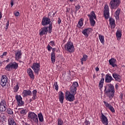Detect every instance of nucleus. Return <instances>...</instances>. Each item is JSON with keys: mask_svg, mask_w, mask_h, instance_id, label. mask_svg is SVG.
<instances>
[{"mask_svg": "<svg viewBox=\"0 0 125 125\" xmlns=\"http://www.w3.org/2000/svg\"><path fill=\"white\" fill-rule=\"evenodd\" d=\"M15 98L17 100L18 106L21 107L24 105V101H22V98L21 95H16Z\"/></svg>", "mask_w": 125, "mask_h": 125, "instance_id": "nucleus-11", "label": "nucleus"}, {"mask_svg": "<svg viewBox=\"0 0 125 125\" xmlns=\"http://www.w3.org/2000/svg\"><path fill=\"white\" fill-rule=\"evenodd\" d=\"M50 19L46 17H44L42 19V26H46L47 25H50Z\"/></svg>", "mask_w": 125, "mask_h": 125, "instance_id": "nucleus-13", "label": "nucleus"}, {"mask_svg": "<svg viewBox=\"0 0 125 125\" xmlns=\"http://www.w3.org/2000/svg\"><path fill=\"white\" fill-rule=\"evenodd\" d=\"M112 77L116 82H118V83H121V82H122V76L119 74H117V73H113Z\"/></svg>", "mask_w": 125, "mask_h": 125, "instance_id": "nucleus-19", "label": "nucleus"}, {"mask_svg": "<svg viewBox=\"0 0 125 125\" xmlns=\"http://www.w3.org/2000/svg\"><path fill=\"white\" fill-rule=\"evenodd\" d=\"M120 98L121 101H123V98H124V95L123 94V93L120 94Z\"/></svg>", "mask_w": 125, "mask_h": 125, "instance_id": "nucleus-51", "label": "nucleus"}, {"mask_svg": "<svg viewBox=\"0 0 125 125\" xmlns=\"http://www.w3.org/2000/svg\"><path fill=\"white\" fill-rule=\"evenodd\" d=\"M48 32V27L44 26L41 28V31H40L39 35L40 36H43V35H46Z\"/></svg>", "mask_w": 125, "mask_h": 125, "instance_id": "nucleus-24", "label": "nucleus"}, {"mask_svg": "<svg viewBox=\"0 0 125 125\" xmlns=\"http://www.w3.org/2000/svg\"><path fill=\"white\" fill-rule=\"evenodd\" d=\"M95 70H96V72H98V71H99V68H98V67H97L95 68Z\"/></svg>", "mask_w": 125, "mask_h": 125, "instance_id": "nucleus-60", "label": "nucleus"}, {"mask_svg": "<svg viewBox=\"0 0 125 125\" xmlns=\"http://www.w3.org/2000/svg\"><path fill=\"white\" fill-rule=\"evenodd\" d=\"M34 100H33V98L32 97V98L29 100V103H31V102L34 101Z\"/></svg>", "mask_w": 125, "mask_h": 125, "instance_id": "nucleus-58", "label": "nucleus"}, {"mask_svg": "<svg viewBox=\"0 0 125 125\" xmlns=\"http://www.w3.org/2000/svg\"><path fill=\"white\" fill-rule=\"evenodd\" d=\"M38 118H39V122H40V123H42V122H43L44 120H43V116H42V113H40L38 114Z\"/></svg>", "mask_w": 125, "mask_h": 125, "instance_id": "nucleus-33", "label": "nucleus"}, {"mask_svg": "<svg viewBox=\"0 0 125 125\" xmlns=\"http://www.w3.org/2000/svg\"><path fill=\"white\" fill-rule=\"evenodd\" d=\"M15 60L19 61L22 58V51L20 50H18L15 52Z\"/></svg>", "mask_w": 125, "mask_h": 125, "instance_id": "nucleus-12", "label": "nucleus"}, {"mask_svg": "<svg viewBox=\"0 0 125 125\" xmlns=\"http://www.w3.org/2000/svg\"><path fill=\"white\" fill-rule=\"evenodd\" d=\"M13 2H14L13 0H11V7H12L13 6V5L14 4L13 3Z\"/></svg>", "mask_w": 125, "mask_h": 125, "instance_id": "nucleus-55", "label": "nucleus"}, {"mask_svg": "<svg viewBox=\"0 0 125 125\" xmlns=\"http://www.w3.org/2000/svg\"><path fill=\"white\" fill-rule=\"evenodd\" d=\"M120 13H121V9L118 8L115 11L114 16L117 20H119L120 19Z\"/></svg>", "mask_w": 125, "mask_h": 125, "instance_id": "nucleus-27", "label": "nucleus"}, {"mask_svg": "<svg viewBox=\"0 0 125 125\" xmlns=\"http://www.w3.org/2000/svg\"><path fill=\"white\" fill-rule=\"evenodd\" d=\"M8 125H17V124H16V122L14 121V119L13 118H10L8 120Z\"/></svg>", "mask_w": 125, "mask_h": 125, "instance_id": "nucleus-31", "label": "nucleus"}, {"mask_svg": "<svg viewBox=\"0 0 125 125\" xmlns=\"http://www.w3.org/2000/svg\"><path fill=\"white\" fill-rule=\"evenodd\" d=\"M104 15L105 19H108L109 16H110V13H109V6L106 4L104 8Z\"/></svg>", "mask_w": 125, "mask_h": 125, "instance_id": "nucleus-10", "label": "nucleus"}, {"mask_svg": "<svg viewBox=\"0 0 125 125\" xmlns=\"http://www.w3.org/2000/svg\"><path fill=\"white\" fill-rule=\"evenodd\" d=\"M104 92L109 98L112 99L115 95V87L113 84L109 83L104 86Z\"/></svg>", "mask_w": 125, "mask_h": 125, "instance_id": "nucleus-1", "label": "nucleus"}, {"mask_svg": "<svg viewBox=\"0 0 125 125\" xmlns=\"http://www.w3.org/2000/svg\"><path fill=\"white\" fill-rule=\"evenodd\" d=\"M91 31H92V29L88 28L83 30L82 31V33L86 37V38H88V36H89V34L91 33Z\"/></svg>", "mask_w": 125, "mask_h": 125, "instance_id": "nucleus-17", "label": "nucleus"}, {"mask_svg": "<svg viewBox=\"0 0 125 125\" xmlns=\"http://www.w3.org/2000/svg\"><path fill=\"white\" fill-rule=\"evenodd\" d=\"M48 28V32L49 34H51V33H52V23H51L49 25Z\"/></svg>", "mask_w": 125, "mask_h": 125, "instance_id": "nucleus-36", "label": "nucleus"}, {"mask_svg": "<svg viewBox=\"0 0 125 125\" xmlns=\"http://www.w3.org/2000/svg\"><path fill=\"white\" fill-rule=\"evenodd\" d=\"M104 104L105 105L106 108H108V109L112 112V113H115V108L113 106H112L108 102L105 101L103 102Z\"/></svg>", "mask_w": 125, "mask_h": 125, "instance_id": "nucleus-22", "label": "nucleus"}, {"mask_svg": "<svg viewBox=\"0 0 125 125\" xmlns=\"http://www.w3.org/2000/svg\"><path fill=\"white\" fill-rule=\"evenodd\" d=\"M27 117L29 120L31 122V123H34L39 125V119L38 118V115L32 111L28 112Z\"/></svg>", "mask_w": 125, "mask_h": 125, "instance_id": "nucleus-2", "label": "nucleus"}, {"mask_svg": "<svg viewBox=\"0 0 125 125\" xmlns=\"http://www.w3.org/2000/svg\"><path fill=\"white\" fill-rule=\"evenodd\" d=\"M112 81H114V78L110 74H106L105 77V82L106 83H110Z\"/></svg>", "mask_w": 125, "mask_h": 125, "instance_id": "nucleus-25", "label": "nucleus"}, {"mask_svg": "<svg viewBox=\"0 0 125 125\" xmlns=\"http://www.w3.org/2000/svg\"><path fill=\"white\" fill-rule=\"evenodd\" d=\"M90 123L89 121H88L87 120H85L84 123L83 124V125H90Z\"/></svg>", "mask_w": 125, "mask_h": 125, "instance_id": "nucleus-46", "label": "nucleus"}, {"mask_svg": "<svg viewBox=\"0 0 125 125\" xmlns=\"http://www.w3.org/2000/svg\"><path fill=\"white\" fill-rule=\"evenodd\" d=\"M23 97H27V96H32V91L30 90H24L22 92Z\"/></svg>", "mask_w": 125, "mask_h": 125, "instance_id": "nucleus-23", "label": "nucleus"}, {"mask_svg": "<svg viewBox=\"0 0 125 125\" xmlns=\"http://www.w3.org/2000/svg\"><path fill=\"white\" fill-rule=\"evenodd\" d=\"M59 101L62 104H63L64 102V93L62 91L60 92V93L59 94Z\"/></svg>", "mask_w": 125, "mask_h": 125, "instance_id": "nucleus-26", "label": "nucleus"}, {"mask_svg": "<svg viewBox=\"0 0 125 125\" xmlns=\"http://www.w3.org/2000/svg\"><path fill=\"white\" fill-rule=\"evenodd\" d=\"M52 52L51 53V61L52 63L54 64V63H55V51H56V48H52Z\"/></svg>", "mask_w": 125, "mask_h": 125, "instance_id": "nucleus-18", "label": "nucleus"}, {"mask_svg": "<svg viewBox=\"0 0 125 125\" xmlns=\"http://www.w3.org/2000/svg\"><path fill=\"white\" fill-rule=\"evenodd\" d=\"M79 87V83L77 82H73L70 87L69 93L73 94L74 95H76V93H77V87Z\"/></svg>", "mask_w": 125, "mask_h": 125, "instance_id": "nucleus-7", "label": "nucleus"}, {"mask_svg": "<svg viewBox=\"0 0 125 125\" xmlns=\"http://www.w3.org/2000/svg\"><path fill=\"white\" fill-rule=\"evenodd\" d=\"M121 4V0H111L109 2V6L111 9H117Z\"/></svg>", "mask_w": 125, "mask_h": 125, "instance_id": "nucleus-6", "label": "nucleus"}, {"mask_svg": "<svg viewBox=\"0 0 125 125\" xmlns=\"http://www.w3.org/2000/svg\"><path fill=\"white\" fill-rule=\"evenodd\" d=\"M2 18V13H1V12H0V20Z\"/></svg>", "mask_w": 125, "mask_h": 125, "instance_id": "nucleus-59", "label": "nucleus"}, {"mask_svg": "<svg viewBox=\"0 0 125 125\" xmlns=\"http://www.w3.org/2000/svg\"><path fill=\"white\" fill-rule=\"evenodd\" d=\"M122 125H125V122H123Z\"/></svg>", "mask_w": 125, "mask_h": 125, "instance_id": "nucleus-64", "label": "nucleus"}, {"mask_svg": "<svg viewBox=\"0 0 125 125\" xmlns=\"http://www.w3.org/2000/svg\"><path fill=\"white\" fill-rule=\"evenodd\" d=\"M53 87L54 88L55 87V89L56 90H57V91L58 90V88H59V87L58 86V84L57 82H55L54 83Z\"/></svg>", "mask_w": 125, "mask_h": 125, "instance_id": "nucleus-40", "label": "nucleus"}, {"mask_svg": "<svg viewBox=\"0 0 125 125\" xmlns=\"http://www.w3.org/2000/svg\"><path fill=\"white\" fill-rule=\"evenodd\" d=\"M31 68L33 70L34 72L38 75L40 70H41V63L38 62H34L31 66Z\"/></svg>", "mask_w": 125, "mask_h": 125, "instance_id": "nucleus-8", "label": "nucleus"}, {"mask_svg": "<svg viewBox=\"0 0 125 125\" xmlns=\"http://www.w3.org/2000/svg\"><path fill=\"white\" fill-rule=\"evenodd\" d=\"M110 25L111 26V27L112 29H114V28H115V27H116V24L115 23H111Z\"/></svg>", "mask_w": 125, "mask_h": 125, "instance_id": "nucleus-49", "label": "nucleus"}, {"mask_svg": "<svg viewBox=\"0 0 125 125\" xmlns=\"http://www.w3.org/2000/svg\"><path fill=\"white\" fill-rule=\"evenodd\" d=\"M103 84H104V78H102L101 80L100 81L99 83V87L100 89H101L102 87H103Z\"/></svg>", "mask_w": 125, "mask_h": 125, "instance_id": "nucleus-32", "label": "nucleus"}, {"mask_svg": "<svg viewBox=\"0 0 125 125\" xmlns=\"http://www.w3.org/2000/svg\"><path fill=\"white\" fill-rule=\"evenodd\" d=\"M83 19L81 18L78 22L77 27H78V28H82V27H83Z\"/></svg>", "mask_w": 125, "mask_h": 125, "instance_id": "nucleus-29", "label": "nucleus"}, {"mask_svg": "<svg viewBox=\"0 0 125 125\" xmlns=\"http://www.w3.org/2000/svg\"><path fill=\"white\" fill-rule=\"evenodd\" d=\"M66 13H68L70 12V8H69V7H66Z\"/></svg>", "mask_w": 125, "mask_h": 125, "instance_id": "nucleus-54", "label": "nucleus"}, {"mask_svg": "<svg viewBox=\"0 0 125 125\" xmlns=\"http://www.w3.org/2000/svg\"><path fill=\"white\" fill-rule=\"evenodd\" d=\"M62 21H61V19L60 18H59L58 19V24H59V25H60V24L61 23Z\"/></svg>", "mask_w": 125, "mask_h": 125, "instance_id": "nucleus-52", "label": "nucleus"}, {"mask_svg": "<svg viewBox=\"0 0 125 125\" xmlns=\"http://www.w3.org/2000/svg\"><path fill=\"white\" fill-rule=\"evenodd\" d=\"M51 46H55V44L54 43V41H50L49 44Z\"/></svg>", "mask_w": 125, "mask_h": 125, "instance_id": "nucleus-45", "label": "nucleus"}, {"mask_svg": "<svg viewBox=\"0 0 125 125\" xmlns=\"http://www.w3.org/2000/svg\"><path fill=\"white\" fill-rule=\"evenodd\" d=\"M100 119L103 125H108V124L109 123V122H108V118H107V117L105 115H104L103 113H102Z\"/></svg>", "mask_w": 125, "mask_h": 125, "instance_id": "nucleus-16", "label": "nucleus"}, {"mask_svg": "<svg viewBox=\"0 0 125 125\" xmlns=\"http://www.w3.org/2000/svg\"><path fill=\"white\" fill-rule=\"evenodd\" d=\"M5 110H6V102L2 100L0 103V112H4Z\"/></svg>", "mask_w": 125, "mask_h": 125, "instance_id": "nucleus-14", "label": "nucleus"}, {"mask_svg": "<svg viewBox=\"0 0 125 125\" xmlns=\"http://www.w3.org/2000/svg\"><path fill=\"white\" fill-rule=\"evenodd\" d=\"M108 62L109 63V65L112 66L113 68H115V67H118V65L116 64V63H117V60L115 59V58H112L108 61Z\"/></svg>", "mask_w": 125, "mask_h": 125, "instance_id": "nucleus-20", "label": "nucleus"}, {"mask_svg": "<svg viewBox=\"0 0 125 125\" xmlns=\"http://www.w3.org/2000/svg\"><path fill=\"white\" fill-rule=\"evenodd\" d=\"M7 113L9 115H12V114H13V111H12V109H11V108H8L7 109Z\"/></svg>", "mask_w": 125, "mask_h": 125, "instance_id": "nucleus-41", "label": "nucleus"}, {"mask_svg": "<svg viewBox=\"0 0 125 125\" xmlns=\"http://www.w3.org/2000/svg\"><path fill=\"white\" fill-rule=\"evenodd\" d=\"M38 93V91L37 90L34 89L32 92V99L33 100H36L37 98H38V95H37Z\"/></svg>", "mask_w": 125, "mask_h": 125, "instance_id": "nucleus-28", "label": "nucleus"}, {"mask_svg": "<svg viewBox=\"0 0 125 125\" xmlns=\"http://www.w3.org/2000/svg\"><path fill=\"white\" fill-rule=\"evenodd\" d=\"M47 49L48 51H51V49H52V47L50 46V44H48L47 46Z\"/></svg>", "mask_w": 125, "mask_h": 125, "instance_id": "nucleus-44", "label": "nucleus"}, {"mask_svg": "<svg viewBox=\"0 0 125 125\" xmlns=\"http://www.w3.org/2000/svg\"><path fill=\"white\" fill-rule=\"evenodd\" d=\"M18 69V63L16 62H10L5 67V70L10 72L12 70H17Z\"/></svg>", "mask_w": 125, "mask_h": 125, "instance_id": "nucleus-3", "label": "nucleus"}, {"mask_svg": "<svg viewBox=\"0 0 125 125\" xmlns=\"http://www.w3.org/2000/svg\"><path fill=\"white\" fill-rule=\"evenodd\" d=\"M6 55H7V52H4L2 54V55L1 56V57H3V56H6Z\"/></svg>", "mask_w": 125, "mask_h": 125, "instance_id": "nucleus-53", "label": "nucleus"}, {"mask_svg": "<svg viewBox=\"0 0 125 125\" xmlns=\"http://www.w3.org/2000/svg\"><path fill=\"white\" fill-rule=\"evenodd\" d=\"M65 96L67 101L72 102L75 100V95L70 93L68 90L66 91Z\"/></svg>", "mask_w": 125, "mask_h": 125, "instance_id": "nucleus-9", "label": "nucleus"}, {"mask_svg": "<svg viewBox=\"0 0 125 125\" xmlns=\"http://www.w3.org/2000/svg\"><path fill=\"white\" fill-rule=\"evenodd\" d=\"M9 26V21H7V22L6 23V26H5L6 30H7V29H8Z\"/></svg>", "mask_w": 125, "mask_h": 125, "instance_id": "nucleus-48", "label": "nucleus"}, {"mask_svg": "<svg viewBox=\"0 0 125 125\" xmlns=\"http://www.w3.org/2000/svg\"><path fill=\"white\" fill-rule=\"evenodd\" d=\"M109 24H114L115 23V20L112 18L109 19Z\"/></svg>", "mask_w": 125, "mask_h": 125, "instance_id": "nucleus-43", "label": "nucleus"}, {"mask_svg": "<svg viewBox=\"0 0 125 125\" xmlns=\"http://www.w3.org/2000/svg\"><path fill=\"white\" fill-rule=\"evenodd\" d=\"M56 13H57V12L56 11L53 14V17L55 16V14H56Z\"/></svg>", "mask_w": 125, "mask_h": 125, "instance_id": "nucleus-61", "label": "nucleus"}, {"mask_svg": "<svg viewBox=\"0 0 125 125\" xmlns=\"http://www.w3.org/2000/svg\"><path fill=\"white\" fill-rule=\"evenodd\" d=\"M70 2H76L77 0H68Z\"/></svg>", "mask_w": 125, "mask_h": 125, "instance_id": "nucleus-57", "label": "nucleus"}, {"mask_svg": "<svg viewBox=\"0 0 125 125\" xmlns=\"http://www.w3.org/2000/svg\"><path fill=\"white\" fill-rule=\"evenodd\" d=\"M14 92L16 93L18 92V90H19V85L17 84L13 88Z\"/></svg>", "mask_w": 125, "mask_h": 125, "instance_id": "nucleus-35", "label": "nucleus"}, {"mask_svg": "<svg viewBox=\"0 0 125 125\" xmlns=\"http://www.w3.org/2000/svg\"><path fill=\"white\" fill-rule=\"evenodd\" d=\"M87 16L89 18L90 24L91 26L92 27L94 26L96 23L95 21L96 20V15H95V12H94V11H91L90 14L87 15Z\"/></svg>", "mask_w": 125, "mask_h": 125, "instance_id": "nucleus-5", "label": "nucleus"}, {"mask_svg": "<svg viewBox=\"0 0 125 125\" xmlns=\"http://www.w3.org/2000/svg\"><path fill=\"white\" fill-rule=\"evenodd\" d=\"M64 48L67 52L70 53H73L75 51V46H74V44L73 42L68 41L64 46Z\"/></svg>", "mask_w": 125, "mask_h": 125, "instance_id": "nucleus-4", "label": "nucleus"}, {"mask_svg": "<svg viewBox=\"0 0 125 125\" xmlns=\"http://www.w3.org/2000/svg\"><path fill=\"white\" fill-rule=\"evenodd\" d=\"M21 114V115H25L27 114V109H21V110L20 111Z\"/></svg>", "mask_w": 125, "mask_h": 125, "instance_id": "nucleus-38", "label": "nucleus"}, {"mask_svg": "<svg viewBox=\"0 0 125 125\" xmlns=\"http://www.w3.org/2000/svg\"><path fill=\"white\" fill-rule=\"evenodd\" d=\"M24 125H30V124H28V123H25V124H24Z\"/></svg>", "mask_w": 125, "mask_h": 125, "instance_id": "nucleus-63", "label": "nucleus"}, {"mask_svg": "<svg viewBox=\"0 0 125 125\" xmlns=\"http://www.w3.org/2000/svg\"><path fill=\"white\" fill-rule=\"evenodd\" d=\"M80 8H81V5H77L75 6V9H76V12H77L78 11V10H79V9H80Z\"/></svg>", "mask_w": 125, "mask_h": 125, "instance_id": "nucleus-47", "label": "nucleus"}, {"mask_svg": "<svg viewBox=\"0 0 125 125\" xmlns=\"http://www.w3.org/2000/svg\"><path fill=\"white\" fill-rule=\"evenodd\" d=\"M5 119H6V116L4 114H1L0 116V120L3 122V121H5Z\"/></svg>", "mask_w": 125, "mask_h": 125, "instance_id": "nucleus-39", "label": "nucleus"}, {"mask_svg": "<svg viewBox=\"0 0 125 125\" xmlns=\"http://www.w3.org/2000/svg\"><path fill=\"white\" fill-rule=\"evenodd\" d=\"M2 66V62L0 61V67Z\"/></svg>", "mask_w": 125, "mask_h": 125, "instance_id": "nucleus-62", "label": "nucleus"}, {"mask_svg": "<svg viewBox=\"0 0 125 125\" xmlns=\"http://www.w3.org/2000/svg\"><path fill=\"white\" fill-rule=\"evenodd\" d=\"M26 72L30 78L32 80H35V75H34V71L32 69L29 68L27 69Z\"/></svg>", "mask_w": 125, "mask_h": 125, "instance_id": "nucleus-21", "label": "nucleus"}, {"mask_svg": "<svg viewBox=\"0 0 125 125\" xmlns=\"http://www.w3.org/2000/svg\"><path fill=\"white\" fill-rule=\"evenodd\" d=\"M116 37L117 40H121L122 38V31L120 30H118L116 31Z\"/></svg>", "mask_w": 125, "mask_h": 125, "instance_id": "nucleus-30", "label": "nucleus"}, {"mask_svg": "<svg viewBox=\"0 0 125 125\" xmlns=\"http://www.w3.org/2000/svg\"><path fill=\"white\" fill-rule=\"evenodd\" d=\"M14 14L15 16H19V15H20V13H19V12H14Z\"/></svg>", "mask_w": 125, "mask_h": 125, "instance_id": "nucleus-50", "label": "nucleus"}, {"mask_svg": "<svg viewBox=\"0 0 125 125\" xmlns=\"http://www.w3.org/2000/svg\"><path fill=\"white\" fill-rule=\"evenodd\" d=\"M8 78L7 76L5 75H3L1 77L0 84L2 86H5L6 85V83H8Z\"/></svg>", "mask_w": 125, "mask_h": 125, "instance_id": "nucleus-15", "label": "nucleus"}, {"mask_svg": "<svg viewBox=\"0 0 125 125\" xmlns=\"http://www.w3.org/2000/svg\"><path fill=\"white\" fill-rule=\"evenodd\" d=\"M115 88L117 90H118L119 89V85H118V84H116Z\"/></svg>", "mask_w": 125, "mask_h": 125, "instance_id": "nucleus-56", "label": "nucleus"}, {"mask_svg": "<svg viewBox=\"0 0 125 125\" xmlns=\"http://www.w3.org/2000/svg\"><path fill=\"white\" fill-rule=\"evenodd\" d=\"M99 39L102 44H104V43L105 42V40H104V36L103 35H100V34H99Z\"/></svg>", "mask_w": 125, "mask_h": 125, "instance_id": "nucleus-34", "label": "nucleus"}, {"mask_svg": "<svg viewBox=\"0 0 125 125\" xmlns=\"http://www.w3.org/2000/svg\"><path fill=\"white\" fill-rule=\"evenodd\" d=\"M88 58V56L86 55H83V58L81 59V60H82L84 62H85V61L87 60Z\"/></svg>", "mask_w": 125, "mask_h": 125, "instance_id": "nucleus-37", "label": "nucleus"}, {"mask_svg": "<svg viewBox=\"0 0 125 125\" xmlns=\"http://www.w3.org/2000/svg\"><path fill=\"white\" fill-rule=\"evenodd\" d=\"M63 125V120L61 118L58 119V125Z\"/></svg>", "mask_w": 125, "mask_h": 125, "instance_id": "nucleus-42", "label": "nucleus"}]
</instances>
